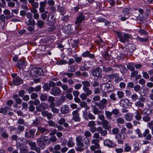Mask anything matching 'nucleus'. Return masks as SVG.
Segmentation results:
<instances>
[{
  "instance_id": "obj_55",
  "label": "nucleus",
  "mask_w": 153,
  "mask_h": 153,
  "mask_svg": "<svg viewBox=\"0 0 153 153\" xmlns=\"http://www.w3.org/2000/svg\"><path fill=\"white\" fill-rule=\"evenodd\" d=\"M96 125V123L94 121H91L88 122V126L89 127L94 126Z\"/></svg>"
},
{
  "instance_id": "obj_30",
  "label": "nucleus",
  "mask_w": 153,
  "mask_h": 153,
  "mask_svg": "<svg viewBox=\"0 0 153 153\" xmlns=\"http://www.w3.org/2000/svg\"><path fill=\"white\" fill-rule=\"evenodd\" d=\"M120 69V71L123 74H125L126 73L127 71V69L126 68L125 66L119 65L117 66Z\"/></svg>"
},
{
  "instance_id": "obj_6",
  "label": "nucleus",
  "mask_w": 153,
  "mask_h": 153,
  "mask_svg": "<svg viewBox=\"0 0 153 153\" xmlns=\"http://www.w3.org/2000/svg\"><path fill=\"white\" fill-rule=\"evenodd\" d=\"M120 105L122 107L130 108L132 106V103L129 102V100L127 99H122L120 101Z\"/></svg>"
},
{
  "instance_id": "obj_40",
  "label": "nucleus",
  "mask_w": 153,
  "mask_h": 153,
  "mask_svg": "<svg viewBox=\"0 0 153 153\" xmlns=\"http://www.w3.org/2000/svg\"><path fill=\"white\" fill-rule=\"evenodd\" d=\"M48 13V11H45L41 14V18L43 20H45L47 17V14Z\"/></svg>"
},
{
  "instance_id": "obj_51",
  "label": "nucleus",
  "mask_w": 153,
  "mask_h": 153,
  "mask_svg": "<svg viewBox=\"0 0 153 153\" xmlns=\"http://www.w3.org/2000/svg\"><path fill=\"white\" fill-rule=\"evenodd\" d=\"M116 120L118 123H120L121 124H124L125 122L124 119L122 117H119Z\"/></svg>"
},
{
  "instance_id": "obj_35",
  "label": "nucleus",
  "mask_w": 153,
  "mask_h": 153,
  "mask_svg": "<svg viewBox=\"0 0 153 153\" xmlns=\"http://www.w3.org/2000/svg\"><path fill=\"white\" fill-rule=\"evenodd\" d=\"M28 145L30 146V149L32 150H35L36 147V143L33 142H28Z\"/></svg>"
},
{
  "instance_id": "obj_44",
  "label": "nucleus",
  "mask_w": 153,
  "mask_h": 153,
  "mask_svg": "<svg viewBox=\"0 0 153 153\" xmlns=\"http://www.w3.org/2000/svg\"><path fill=\"white\" fill-rule=\"evenodd\" d=\"M44 104H42L36 107V110L39 112H40L45 109V108L43 107Z\"/></svg>"
},
{
  "instance_id": "obj_19",
  "label": "nucleus",
  "mask_w": 153,
  "mask_h": 153,
  "mask_svg": "<svg viewBox=\"0 0 153 153\" xmlns=\"http://www.w3.org/2000/svg\"><path fill=\"white\" fill-rule=\"evenodd\" d=\"M26 65V62L24 60H19L17 64L18 67L20 69L23 68Z\"/></svg>"
},
{
  "instance_id": "obj_59",
  "label": "nucleus",
  "mask_w": 153,
  "mask_h": 153,
  "mask_svg": "<svg viewBox=\"0 0 153 153\" xmlns=\"http://www.w3.org/2000/svg\"><path fill=\"white\" fill-rule=\"evenodd\" d=\"M90 140L87 137H85L83 139V141L84 143L87 145H88L90 142Z\"/></svg>"
},
{
  "instance_id": "obj_10",
  "label": "nucleus",
  "mask_w": 153,
  "mask_h": 153,
  "mask_svg": "<svg viewBox=\"0 0 153 153\" xmlns=\"http://www.w3.org/2000/svg\"><path fill=\"white\" fill-rule=\"evenodd\" d=\"M78 113V110H76L73 111L72 113L73 116L72 119L76 122H79L80 120V118L79 117Z\"/></svg>"
},
{
  "instance_id": "obj_27",
  "label": "nucleus",
  "mask_w": 153,
  "mask_h": 153,
  "mask_svg": "<svg viewBox=\"0 0 153 153\" xmlns=\"http://www.w3.org/2000/svg\"><path fill=\"white\" fill-rule=\"evenodd\" d=\"M134 114L136 120L138 121L140 120L142 118L141 114L138 111H137Z\"/></svg>"
},
{
  "instance_id": "obj_62",
  "label": "nucleus",
  "mask_w": 153,
  "mask_h": 153,
  "mask_svg": "<svg viewBox=\"0 0 153 153\" xmlns=\"http://www.w3.org/2000/svg\"><path fill=\"white\" fill-rule=\"evenodd\" d=\"M100 97L99 95L95 96L93 98L92 102H93L94 101H99L100 100Z\"/></svg>"
},
{
  "instance_id": "obj_29",
  "label": "nucleus",
  "mask_w": 153,
  "mask_h": 153,
  "mask_svg": "<svg viewBox=\"0 0 153 153\" xmlns=\"http://www.w3.org/2000/svg\"><path fill=\"white\" fill-rule=\"evenodd\" d=\"M73 138L72 137H71L69 138L68 141L67 142V146L69 147H71L74 146L75 145V143L72 141Z\"/></svg>"
},
{
  "instance_id": "obj_11",
  "label": "nucleus",
  "mask_w": 153,
  "mask_h": 153,
  "mask_svg": "<svg viewBox=\"0 0 153 153\" xmlns=\"http://www.w3.org/2000/svg\"><path fill=\"white\" fill-rule=\"evenodd\" d=\"M62 30L65 33L67 34H69L72 32V26L71 25H66L63 27Z\"/></svg>"
},
{
  "instance_id": "obj_4",
  "label": "nucleus",
  "mask_w": 153,
  "mask_h": 153,
  "mask_svg": "<svg viewBox=\"0 0 153 153\" xmlns=\"http://www.w3.org/2000/svg\"><path fill=\"white\" fill-rule=\"evenodd\" d=\"M136 48L134 44L129 43L126 48H123L122 49L126 54L128 53H132L134 51Z\"/></svg>"
},
{
  "instance_id": "obj_42",
  "label": "nucleus",
  "mask_w": 153,
  "mask_h": 153,
  "mask_svg": "<svg viewBox=\"0 0 153 153\" xmlns=\"http://www.w3.org/2000/svg\"><path fill=\"white\" fill-rule=\"evenodd\" d=\"M28 23H26V24L27 25H31L32 26H34L35 25V22L33 19H29L28 21Z\"/></svg>"
},
{
  "instance_id": "obj_54",
  "label": "nucleus",
  "mask_w": 153,
  "mask_h": 153,
  "mask_svg": "<svg viewBox=\"0 0 153 153\" xmlns=\"http://www.w3.org/2000/svg\"><path fill=\"white\" fill-rule=\"evenodd\" d=\"M111 112L112 114H113L116 116H117L120 113L119 111L117 109H114L112 110Z\"/></svg>"
},
{
  "instance_id": "obj_47",
  "label": "nucleus",
  "mask_w": 153,
  "mask_h": 153,
  "mask_svg": "<svg viewBox=\"0 0 153 153\" xmlns=\"http://www.w3.org/2000/svg\"><path fill=\"white\" fill-rule=\"evenodd\" d=\"M47 96L46 94H41L40 96V99L42 101H44L47 99Z\"/></svg>"
},
{
  "instance_id": "obj_52",
  "label": "nucleus",
  "mask_w": 153,
  "mask_h": 153,
  "mask_svg": "<svg viewBox=\"0 0 153 153\" xmlns=\"http://www.w3.org/2000/svg\"><path fill=\"white\" fill-rule=\"evenodd\" d=\"M117 141L118 144L120 145H123L124 144V141L123 139L120 138L119 137H116Z\"/></svg>"
},
{
  "instance_id": "obj_39",
  "label": "nucleus",
  "mask_w": 153,
  "mask_h": 153,
  "mask_svg": "<svg viewBox=\"0 0 153 153\" xmlns=\"http://www.w3.org/2000/svg\"><path fill=\"white\" fill-rule=\"evenodd\" d=\"M108 77L110 79H113L114 78H118L119 77V74L117 73L112 74L109 75Z\"/></svg>"
},
{
  "instance_id": "obj_31",
  "label": "nucleus",
  "mask_w": 153,
  "mask_h": 153,
  "mask_svg": "<svg viewBox=\"0 0 153 153\" xmlns=\"http://www.w3.org/2000/svg\"><path fill=\"white\" fill-rule=\"evenodd\" d=\"M24 139L23 137H19L16 140V145L17 146L20 147L22 145L21 142L24 140Z\"/></svg>"
},
{
  "instance_id": "obj_1",
  "label": "nucleus",
  "mask_w": 153,
  "mask_h": 153,
  "mask_svg": "<svg viewBox=\"0 0 153 153\" xmlns=\"http://www.w3.org/2000/svg\"><path fill=\"white\" fill-rule=\"evenodd\" d=\"M115 33L119 38L120 41L123 43L127 42L131 39L132 36L125 33L116 31Z\"/></svg>"
},
{
  "instance_id": "obj_28",
  "label": "nucleus",
  "mask_w": 153,
  "mask_h": 153,
  "mask_svg": "<svg viewBox=\"0 0 153 153\" xmlns=\"http://www.w3.org/2000/svg\"><path fill=\"white\" fill-rule=\"evenodd\" d=\"M134 66V64L132 63H128L126 65L127 68L131 71H133L135 70Z\"/></svg>"
},
{
  "instance_id": "obj_50",
  "label": "nucleus",
  "mask_w": 153,
  "mask_h": 153,
  "mask_svg": "<svg viewBox=\"0 0 153 153\" xmlns=\"http://www.w3.org/2000/svg\"><path fill=\"white\" fill-rule=\"evenodd\" d=\"M125 147L124 148V151L126 152H129L131 149V147L128 145V143L125 144Z\"/></svg>"
},
{
  "instance_id": "obj_15",
  "label": "nucleus",
  "mask_w": 153,
  "mask_h": 153,
  "mask_svg": "<svg viewBox=\"0 0 153 153\" xmlns=\"http://www.w3.org/2000/svg\"><path fill=\"white\" fill-rule=\"evenodd\" d=\"M101 125L102 126V127L106 129H109L111 128V126L109 124V122L108 120H102L101 122Z\"/></svg>"
},
{
  "instance_id": "obj_33",
  "label": "nucleus",
  "mask_w": 153,
  "mask_h": 153,
  "mask_svg": "<svg viewBox=\"0 0 153 153\" xmlns=\"http://www.w3.org/2000/svg\"><path fill=\"white\" fill-rule=\"evenodd\" d=\"M40 124V123L39 120L37 118H36L33 122V125L35 127L39 126Z\"/></svg>"
},
{
  "instance_id": "obj_26",
  "label": "nucleus",
  "mask_w": 153,
  "mask_h": 153,
  "mask_svg": "<svg viewBox=\"0 0 153 153\" xmlns=\"http://www.w3.org/2000/svg\"><path fill=\"white\" fill-rule=\"evenodd\" d=\"M105 114L108 120H111L112 119V117H111L112 114V112L108 111H105Z\"/></svg>"
},
{
  "instance_id": "obj_60",
  "label": "nucleus",
  "mask_w": 153,
  "mask_h": 153,
  "mask_svg": "<svg viewBox=\"0 0 153 153\" xmlns=\"http://www.w3.org/2000/svg\"><path fill=\"white\" fill-rule=\"evenodd\" d=\"M88 96V95L86 94L83 93L81 94L79 97L82 100H85Z\"/></svg>"
},
{
  "instance_id": "obj_8",
  "label": "nucleus",
  "mask_w": 153,
  "mask_h": 153,
  "mask_svg": "<svg viewBox=\"0 0 153 153\" xmlns=\"http://www.w3.org/2000/svg\"><path fill=\"white\" fill-rule=\"evenodd\" d=\"M83 116L85 119L86 120H94L95 119V117L91 113L88 112V113L86 111L83 112Z\"/></svg>"
},
{
  "instance_id": "obj_45",
  "label": "nucleus",
  "mask_w": 153,
  "mask_h": 153,
  "mask_svg": "<svg viewBox=\"0 0 153 153\" xmlns=\"http://www.w3.org/2000/svg\"><path fill=\"white\" fill-rule=\"evenodd\" d=\"M82 89L86 93V94L88 95L89 96L92 94V91L89 89V88H82Z\"/></svg>"
},
{
  "instance_id": "obj_13",
  "label": "nucleus",
  "mask_w": 153,
  "mask_h": 153,
  "mask_svg": "<svg viewBox=\"0 0 153 153\" xmlns=\"http://www.w3.org/2000/svg\"><path fill=\"white\" fill-rule=\"evenodd\" d=\"M36 130L34 129H31L29 130V132H26L25 134V138H28L33 137Z\"/></svg>"
},
{
  "instance_id": "obj_7",
  "label": "nucleus",
  "mask_w": 153,
  "mask_h": 153,
  "mask_svg": "<svg viewBox=\"0 0 153 153\" xmlns=\"http://www.w3.org/2000/svg\"><path fill=\"white\" fill-rule=\"evenodd\" d=\"M100 88L102 91L103 89L105 90L106 89L108 93H111L114 90L113 88L112 87V85L108 83L103 84L101 85Z\"/></svg>"
},
{
  "instance_id": "obj_46",
  "label": "nucleus",
  "mask_w": 153,
  "mask_h": 153,
  "mask_svg": "<svg viewBox=\"0 0 153 153\" xmlns=\"http://www.w3.org/2000/svg\"><path fill=\"white\" fill-rule=\"evenodd\" d=\"M53 16H51V18L49 17V16H48L47 19V21L50 22V24H53L55 21V19L53 18Z\"/></svg>"
},
{
  "instance_id": "obj_49",
  "label": "nucleus",
  "mask_w": 153,
  "mask_h": 153,
  "mask_svg": "<svg viewBox=\"0 0 153 153\" xmlns=\"http://www.w3.org/2000/svg\"><path fill=\"white\" fill-rule=\"evenodd\" d=\"M117 95L119 98H121L124 97V93L122 91H118L117 92Z\"/></svg>"
},
{
  "instance_id": "obj_34",
  "label": "nucleus",
  "mask_w": 153,
  "mask_h": 153,
  "mask_svg": "<svg viewBox=\"0 0 153 153\" xmlns=\"http://www.w3.org/2000/svg\"><path fill=\"white\" fill-rule=\"evenodd\" d=\"M100 148V146L99 144H94L90 147V149L92 151H94L95 149H99Z\"/></svg>"
},
{
  "instance_id": "obj_21",
  "label": "nucleus",
  "mask_w": 153,
  "mask_h": 153,
  "mask_svg": "<svg viewBox=\"0 0 153 153\" xmlns=\"http://www.w3.org/2000/svg\"><path fill=\"white\" fill-rule=\"evenodd\" d=\"M104 145L109 147H113L114 144L112 140L107 139L105 140L104 142Z\"/></svg>"
},
{
  "instance_id": "obj_14",
  "label": "nucleus",
  "mask_w": 153,
  "mask_h": 153,
  "mask_svg": "<svg viewBox=\"0 0 153 153\" xmlns=\"http://www.w3.org/2000/svg\"><path fill=\"white\" fill-rule=\"evenodd\" d=\"M13 82L15 85H17L22 84L23 83V81L19 76H18L14 79H13Z\"/></svg>"
},
{
  "instance_id": "obj_41",
  "label": "nucleus",
  "mask_w": 153,
  "mask_h": 153,
  "mask_svg": "<svg viewBox=\"0 0 153 153\" xmlns=\"http://www.w3.org/2000/svg\"><path fill=\"white\" fill-rule=\"evenodd\" d=\"M44 21L41 20H38L37 22L36 25L38 27H42L44 25Z\"/></svg>"
},
{
  "instance_id": "obj_63",
  "label": "nucleus",
  "mask_w": 153,
  "mask_h": 153,
  "mask_svg": "<svg viewBox=\"0 0 153 153\" xmlns=\"http://www.w3.org/2000/svg\"><path fill=\"white\" fill-rule=\"evenodd\" d=\"M138 98V96L136 94H132L131 96V99L133 101H135Z\"/></svg>"
},
{
  "instance_id": "obj_25",
  "label": "nucleus",
  "mask_w": 153,
  "mask_h": 153,
  "mask_svg": "<svg viewBox=\"0 0 153 153\" xmlns=\"http://www.w3.org/2000/svg\"><path fill=\"white\" fill-rule=\"evenodd\" d=\"M38 130L42 133L47 134L48 133L49 131L48 129L44 127H39L38 128Z\"/></svg>"
},
{
  "instance_id": "obj_3",
  "label": "nucleus",
  "mask_w": 153,
  "mask_h": 153,
  "mask_svg": "<svg viewBox=\"0 0 153 153\" xmlns=\"http://www.w3.org/2000/svg\"><path fill=\"white\" fill-rule=\"evenodd\" d=\"M30 73L32 76L34 77L43 75L44 72L41 68H33L31 70Z\"/></svg>"
},
{
  "instance_id": "obj_53",
  "label": "nucleus",
  "mask_w": 153,
  "mask_h": 153,
  "mask_svg": "<svg viewBox=\"0 0 153 153\" xmlns=\"http://www.w3.org/2000/svg\"><path fill=\"white\" fill-rule=\"evenodd\" d=\"M76 69L74 66L71 65L68 67V71L70 72H74L75 71Z\"/></svg>"
},
{
  "instance_id": "obj_16",
  "label": "nucleus",
  "mask_w": 153,
  "mask_h": 153,
  "mask_svg": "<svg viewBox=\"0 0 153 153\" xmlns=\"http://www.w3.org/2000/svg\"><path fill=\"white\" fill-rule=\"evenodd\" d=\"M69 107L67 105L62 106L60 108L61 113L63 114L67 113L69 112Z\"/></svg>"
},
{
  "instance_id": "obj_57",
  "label": "nucleus",
  "mask_w": 153,
  "mask_h": 153,
  "mask_svg": "<svg viewBox=\"0 0 153 153\" xmlns=\"http://www.w3.org/2000/svg\"><path fill=\"white\" fill-rule=\"evenodd\" d=\"M110 99H111L113 101H115L117 100V98L116 97V94L114 93H112L109 96Z\"/></svg>"
},
{
  "instance_id": "obj_5",
  "label": "nucleus",
  "mask_w": 153,
  "mask_h": 153,
  "mask_svg": "<svg viewBox=\"0 0 153 153\" xmlns=\"http://www.w3.org/2000/svg\"><path fill=\"white\" fill-rule=\"evenodd\" d=\"M102 69L97 67L95 69H93L91 72V74L95 77L102 78Z\"/></svg>"
},
{
  "instance_id": "obj_23",
  "label": "nucleus",
  "mask_w": 153,
  "mask_h": 153,
  "mask_svg": "<svg viewBox=\"0 0 153 153\" xmlns=\"http://www.w3.org/2000/svg\"><path fill=\"white\" fill-rule=\"evenodd\" d=\"M103 111L101 110H100L96 106H94L93 107V112L95 115H98L100 114H103Z\"/></svg>"
},
{
  "instance_id": "obj_2",
  "label": "nucleus",
  "mask_w": 153,
  "mask_h": 153,
  "mask_svg": "<svg viewBox=\"0 0 153 153\" xmlns=\"http://www.w3.org/2000/svg\"><path fill=\"white\" fill-rule=\"evenodd\" d=\"M49 140V137L47 136H42L37 139V143L40 147L43 148L46 145L47 142Z\"/></svg>"
},
{
  "instance_id": "obj_36",
  "label": "nucleus",
  "mask_w": 153,
  "mask_h": 153,
  "mask_svg": "<svg viewBox=\"0 0 153 153\" xmlns=\"http://www.w3.org/2000/svg\"><path fill=\"white\" fill-rule=\"evenodd\" d=\"M134 105L140 108L143 107L144 106L143 103L139 100L135 102Z\"/></svg>"
},
{
  "instance_id": "obj_32",
  "label": "nucleus",
  "mask_w": 153,
  "mask_h": 153,
  "mask_svg": "<svg viewBox=\"0 0 153 153\" xmlns=\"http://www.w3.org/2000/svg\"><path fill=\"white\" fill-rule=\"evenodd\" d=\"M83 85L82 88H89L90 86L89 82L88 81H85L82 82Z\"/></svg>"
},
{
  "instance_id": "obj_18",
  "label": "nucleus",
  "mask_w": 153,
  "mask_h": 153,
  "mask_svg": "<svg viewBox=\"0 0 153 153\" xmlns=\"http://www.w3.org/2000/svg\"><path fill=\"white\" fill-rule=\"evenodd\" d=\"M132 71L130 74V77L131 78L135 77L136 80H137L140 78L141 76L138 74V71Z\"/></svg>"
},
{
  "instance_id": "obj_64",
  "label": "nucleus",
  "mask_w": 153,
  "mask_h": 153,
  "mask_svg": "<svg viewBox=\"0 0 153 153\" xmlns=\"http://www.w3.org/2000/svg\"><path fill=\"white\" fill-rule=\"evenodd\" d=\"M43 88L45 90L47 91L50 90L51 88L49 85L48 83L45 84L43 86Z\"/></svg>"
},
{
  "instance_id": "obj_48",
  "label": "nucleus",
  "mask_w": 153,
  "mask_h": 153,
  "mask_svg": "<svg viewBox=\"0 0 153 153\" xmlns=\"http://www.w3.org/2000/svg\"><path fill=\"white\" fill-rule=\"evenodd\" d=\"M68 62L66 60L62 59L60 61H58L56 62V64L58 65H62L67 64Z\"/></svg>"
},
{
  "instance_id": "obj_58",
  "label": "nucleus",
  "mask_w": 153,
  "mask_h": 153,
  "mask_svg": "<svg viewBox=\"0 0 153 153\" xmlns=\"http://www.w3.org/2000/svg\"><path fill=\"white\" fill-rule=\"evenodd\" d=\"M7 5L8 7L13 8L15 6V3L13 1H9L7 4Z\"/></svg>"
},
{
  "instance_id": "obj_12",
  "label": "nucleus",
  "mask_w": 153,
  "mask_h": 153,
  "mask_svg": "<svg viewBox=\"0 0 153 153\" xmlns=\"http://www.w3.org/2000/svg\"><path fill=\"white\" fill-rule=\"evenodd\" d=\"M85 16L83 14H80L79 16L77 17L75 23L78 25H80L84 19Z\"/></svg>"
},
{
  "instance_id": "obj_38",
  "label": "nucleus",
  "mask_w": 153,
  "mask_h": 153,
  "mask_svg": "<svg viewBox=\"0 0 153 153\" xmlns=\"http://www.w3.org/2000/svg\"><path fill=\"white\" fill-rule=\"evenodd\" d=\"M103 71L105 72H107L109 71H113V69L111 67H106L105 66H103L102 67Z\"/></svg>"
},
{
  "instance_id": "obj_61",
  "label": "nucleus",
  "mask_w": 153,
  "mask_h": 153,
  "mask_svg": "<svg viewBox=\"0 0 153 153\" xmlns=\"http://www.w3.org/2000/svg\"><path fill=\"white\" fill-rule=\"evenodd\" d=\"M74 58L75 59V61L76 62L79 63L82 60V58L81 57H77L74 56Z\"/></svg>"
},
{
  "instance_id": "obj_22",
  "label": "nucleus",
  "mask_w": 153,
  "mask_h": 153,
  "mask_svg": "<svg viewBox=\"0 0 153 153\" xmlns=\"http://www.w3.org/2000/svg\"><path fill=\"white\" fill-rule=\"evenodd\" d=\"M57 10L60 12L62 15H64L66 13V10L65 8L59 5H57Z\"/></svg>"
},
{
  "instance_id": "obj_56",
  "label": "nucleus",
  "mask_w": 153,
  "mask_h": 153,
  "mask_svg": "<svg viewBox=\"0 0 153 153\" xmlns=\"http://www.w3.org/2000/svg\"><path fill=\"white\" fill-rule=\"evenodd\" d=\"M150 117L148 116H145L143 117V120L145 122H148L150 120Z\"/></svg>"
},
{
  "instance_id": "obj_9",
  "label": "nucleus",
  "mask_w": 153,
  "mask_h": 153,
  "mask_svg": "<svg viewBox=\"0 0 153 153\" xmlns=\"http://www.w3.org/2000/svg\"><path fill=\"white\" fill-rule=\"evenodd\" d=\"M61 92L62 91L59 88L54 87L51 89L50 93L52 95L57 96L60 95Z\"/></svg>"
},
{
  "instance_id": "obj_20",
  "label": "nucleus",
  "mask_w": 153,
  "mask_h": 153,
  "mask_svg": "<svg viewBox=\"0 0 153 153\" xmlns=\"http://www.w3.org/2000/svg\"><path fill=\"white\" fill-rule=\"evenodd\" d=\"M82 56L84 57H88L91 59H93L94 57V53H91L88 51L84 52L82 53Z\"/></svg>"
},
{
  "instance_id": "obj_37",
  "label": "nucleus",
  "mask_w": 153,
  "mask_h": 153,
  "mask_svg": "<svg viewBox=\"0 0 153 153\" xmlns=\"http://www.w3.org/2000/svg\"><path fill=\"white\" fill-rule=\"evenodd\" d=\"M96 105L100 109H103L106 107L105 105L100 102H96Z\"/></svg>"
},
{
  "instance_id": "obj_17",
  "label": "nucleus",
  "mask_w": 153,
  "mask_h": 153,
  "mask_svg": "<svg viewBox=\"0 0 153 153\" xmlns=\"http://www.w3.org/2000/svg\"><path fill=\"white\" fill-rule=\"evenodd\" d=\"M149 130L147 129L145 130L144 132L143 133V136L144 137H146V139L147 140H150L152 137V135L149 134Z\"/></svg>"
},
{
  "instance_id": "obj_43",
  "label": "nucleus",
  "mask_w": 153,
  "mask_h": 153,
  "mask_svg": "<svg viewBox=\"0 0 153 153\" xmlns=\"http://www.w3.org/2000/svg\"><path fill=\"white\" fill-rule=\"evenodd\" d=\"M123 11L125 16L128 15L129 14L130 9L128 8H125L123 9Z\"/></svg>"
},
{
  "instance_id": "obj_24",
  "label": "nucleus",
  "mask_w": 153,
  "mask_h": 153,
  "mask_svg": "<svg viewBox=\"0 0 153 153\" xmlns=\"http://www.w3.org/2000/svg\"><path fill=\"white\" fill-rule=\"evenodd\" d=\"M133 116L132 114L128 113L125 115V119L127 121H130L132 120Z\"/></svg>"
}]
</instances>
